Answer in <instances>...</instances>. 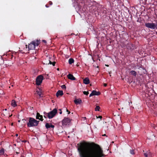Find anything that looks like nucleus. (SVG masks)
Here are the masks:
<instances>
[{
	"mask_svg": "<svg viewBox=\"0 0 157 157\" xmlns=\"http://www.w3.org/2000/svg\"><path fill=\"white\" fill-rule=\"evenodd\" d=\"M74 102L76 105L80 104L82 102V100L81 99H76L74 101Z\"/></svg>",
	"mask_w": 157,
	"mask_h": 157,
	"instance_id": "ddd939ff",
	"label": "nucleus"
},
{
	"mask_svg": "<svg viewBox=\"0 0 157 157\" xmlns=\"http://www.w3.org/2000/svg\"><path fill=\"white\" fill-rule=\"evenodd\" d=\"M125 80H127V82L130 83L131 82H132L133 79H125Z\"/></svg>",
	"mask_w": 157,
	"mask_h": 157,
	"instance_id": "393cba45",
	"label": "nucleus"
},
{
	"mask_svg": "<svg viewBox=\"0 0 157 157\" xmlns=\"http://www.w3.org/2000/svg\"><path fill=\"white\" fill-rule=\"evenodd\" d=\"M40 43V40H38L32 41L28 44V50L34 49L36 46H38Z\"/></svg>",
	"mask_w": 157,
	"mask_h": 157,
	"instance_id": "7ed1b4c3",
	"label": "nucleus"
},
{
	"mask_svg": "<svg viewBox=\"0 0 157 157\" xmlns=\"http://www.w3.org/2000/svg\"><path fill=\"white\" fill-rule=\"evenodd\" d=\"M145 25L147 27L152 29H155L157 26V24L155 23H145Z\"/></svg>",
	"mask_w": 157,
	"mask_h": 157,
	"instance_id": "423d86ee",
	"label": "nucleus"
},
{
	"mask_svg": "<svg viewBox=\"0 0 157 157\" xmlns=\"http://www.w3.org/2000/svg\"><path fill=\"white\" fill-rule=\"evenodd\" d=\"M5 150L3 148H2L0 150V156L4 155Z\"/></svg>",
	"mask_w": 157,
	"mask_h": 157,
	"instance_id": "dca6fc26",
	"label": "nucleus"
},
{
	"mask_svg": "<svg viewBox=\"0 0 157 157\" xmlns=\"http://www.w3.org/2000/svg\"><path fill=\"white\" fill-rule=\"evenodd\" d=\"M36 78H44V76L42 75H40L37 76Z\"/></svg>",
	"mask_w": 157,
	"mask_h": 157,
	"instance_id": "412c9836",
	"label": "nucleus"
},
{
	"mask_svg": "<svg viewBox=\"0 0 157 157\" xmlns=\"http://www.w3.org/2000/svg\"><path fill=\"white\" fill-rule=\"evenodd\" d=\"M12 116V114L11 115H10V117H11V116Z\"/></svg>",
	"mask_w": 157,
	"mask_h": 157,
	"instance_id": "a18cd8bd",
	"label": "nucleus"
},
{
	"mask_svg": "<svg viewBox=\"0 0 157 157\" xmlns=\"http://www.w3.org/2000/svg\"><path fill=\"white\" fill-rule=\"evenodd\" d=\"M44 117L46 118L47 117V116L46 115H45L44 114Z\"/></svg>",
	"mask_w": 157,
	"mask_h": 157,
	"instance_id": "ea45409f",
	"label": "nucleus"
},
{
	"mask_svg": "<svg viewBox=\"0 0 157 157\" xmlns=\"http://www.w3.org/2000/svg\"><path fill=\"white\" fill-rule=\"evenodd\" d=\"M39 121H37L33 117H29L27 125L28 127H35L37 126Z\"/></svg>",
	"mask_w": 157,
	"mask_h": 157,
	"instance_id": "f03ea898",
	"label": "nucleus"
},
{
	"mask_svg": "<svg viewBox=\"0 0 157 157\" xmlns=\"http://www.w3.org/2000/svg\"><path fill=\"white\" fill-rule=\"evenodd\" d=\"M93 92V95H99L101 93L100 92L98 91L97 92L95 90H93L92 91Z\"/></svg>",
	"mask_w": 157,
	"mask_h": 157,
	"instance_id": "4468645a",
	"label": "nucleus"
},
{
	"mask_svg": "<svg viewBox=\"0 0 157 157\" xmlns=\"http://www.w3.org/2000/svg\"><path fill=\"white\" fill-rule=\"evenodd\" d=\"M26 48H27V45H26Z\"/></svg>",
	"mask_w": 157,
	"mask_h": 157,
	"instance_id": "4d7b16f0",
	"label": "nucleus"
},
{
	"mask_svg": "<svg viewBox=\"0 0 157 157\" xmlns=\"http://www.w3.org/2000/svg\"><path fill=\"white\" fill-rule=\"evenodd\" d=\"M136 72L134 71H132L130 72V74L134 76H136Z\"/></svg>",
	"mask_w": 157,
	"mask_h": 157,
	"instance_id": "6ab92c4d",
	"label": "nucleus"
},
{
	"mask_svg": "<svg viewBox=\"0 0 157 157\" xmlns=\"http://www.w3.org/2000/svg\"><path fill=\"white\" fill-rule=\"evenodd\" d=\"M71 80H75L76 79H71Z\"/></svg>",
	"mask_w": 157,
	"mask_h": 157,
	"instance_id": "de8ad7c7",
	"label": "nucleus"
},
{
	"mask_svg": "<svg viewBox=\"0 0 157 157\" xmlns=\"http://www.w3.org/2000/svg\"><path fill=\"white\" fill-rule=\"evenodd\" d=\"M43 42L45 43H46V41L45 40H42Z\"/></svg>",
	"mask_w": 157,
	"mask_h": 157,
	"instance_id": "58836bf2",
	"label": "nucleus"
},
{
	"mask_svg": "<svg viewBox=\"0 0 157 157\" xmlns=\"http://www.w3.org/2000/svg\"><path fill=\"white\" fill-rule=\"evenodd\" d=\"M77 145L80 157H103L105 155L100 146L94 142L82 143Z\"/></svg>",
	"mask_w": 157,
	"mask_h": 157,
	"instance_id": "f257e3e1",
	"label": "nucleus"
},
{
	"mask_svg": "<svg viewBox=\"0 0 157 157\" xmlns=\"http://www.w3.org/2000/svg\"><path fill=\"white\" fill-rule=\"evenodd\" d=\"M100 107L99 106H97L95 108V111H99Z\"/></svg>",
	"mask_w": 157,
	"mask_h": 157,
	"instance_id": "4be33fe9",
	"label": "nucleus"
},
{
	"mask_svg": "<svg viewBox=\"0 0 157 157\" xmlns=\"http://www.w3.org/2000/svg\"><path fill=\"white\" fill-rule=\"evenodd\" d=\"M36 119H39L42 121H43L44 120L43 118V116L40 115L39 113H36Z\"/></svg>",
	"mask_w": 157,
	"mask_h": 157,
	"instance_id": "6e6552de",
	"label": "nucleus"
},
{
	"mask_svg": "<svg viewBox=\"0 0 157 157\" xmlns=\"http://www.w3.org/2000/svg\"><path fill=\"white\" fill-rule=\"evenodd\" d=\"M83 83L86 84H88L90 83L89 79H83Z\"/></svg>",
	"mask_w": 157,
	"mask_h": 157,
	"instance_id": "f3484780",
	"label": "nucleus"
},
{
	"mask_svg": "<svg viewBox=\"0 0 157 157\" xmlns=\"http://www.w3.org/2000/svg\"><path fill=\"white\" fill-rule=\"evenodd\" d=\"M43 79H36V84L38 86L40 85L42 82V80Z\"/></svg>",
	"mask_w": 157,
	"mask_h": 157,
	"instance_id": "9d476101",
	"label": "nucleus"
},
{
	"mask_svg": "<svg viewBox=\"0 0 157 157\" xmlns=\"http://www.w3.org/2000/svg\"><path fill=\"white\" fill-rule=\"evenodd\" d=\"M61 87L62 88V89H66V86H65V85H62L61 86Z\"/></svg>",
	"mask_w": 157,
	"mask_h": 157,
	"instance_id": "bb28decb",
	"label": "nucleus"
},
{
	"mask_svg": "<svg viewBox=\"0 0 157 157\" xmlns=\"http://www.w3.org/2000/svg\"><path fill=\"white\" fill-rule=\"evenodd\" d=\"M97 118H99L101 119L102 118V116H99L98 117H97Z\"/></svg>",
	"mask_w": 157,
	"mask_h": 157,
	"instance_id": "7c9ffc66",
	"label": "nucleus"
},
{
	"mask_svg": "<svg viewBox=\"0 0 157 157\" xmlns=\"http://www.w3.org/2000/svg\"><path fill=\"white\" fill-rule=\"evenodd\" d=\"M24 121H25V119H23L22 120V121H24Z\"/></svg>",
	"mask_w": 157,
	"mask_h": 157,
	"instance_id": "09e8293b",
	"label": "nucleus"
},
{
	"mask_svg": "<svg viewBox=\"0 0 157 157\" xmlns=\"http://www.w3.org/2000/svg\"><path fill=\"white\" fill-rule=\"evenodd\" d=\"M59 70V68H58V69H57V70Z\"/></svg>",
	"mask_w": 157,
	"mask_h": 157,
	"instance_id": "13d9d810",
	"label": "nucleus"
},
{
	"mask_svg": "<svg viewBox=\"0 0 157 157\" xmlns=\"http://www.w3.org/2000/svg\"><path fill=\"white\" fill-rule=\"evenodd\" d=\"M11 105L13 107H15L17 106V102L15 100H13L11 101Z\"/></svg>",
	"mask_w": 157,
	"mask_h": 157,
	"instance_id": "9b49d317",
	"label": "nucleus"
},
{
	"mask_svg": "<svg viewBox=\"0 0 157 157\" xmlns=\"http://www.w3.org/2000/svg\"><path fill=\"white\" fill-rule=\"evenodd\" d=\"M152 136H153L154 137H155V136H154V135H152Z\"/></svg>",
	"mask_w": 157,
	"mask_h": 157,
	"instance_id": "864d4df0",
	"label": "nucleus"
},
{
	"mask_svg": "<svg viewBox=\"0 0 157 157\" xmlns=\"http://www.w3.org/2000/svg\"><path fill=\"white\" fill-rule=\"evenodd\" d=\"M109 122H105V123H104V125L103 127L105 128H108L109 127Z\"/></svg>",
	"mask_w": 157,
	"mask_h": 157,
	"instance_id": "2eb2a0df",
	"label": "nucleus"
},
{
	"mask_svg": "<svg viewBox=\"0 0 157 157\" xmlns=\"http://www.w3.org/2000/svg\"><path fill=\"white\" fill-rule=\"evenodd\" d=\"M106 136V134H104L102 135V136Z\"/></svg>",
	"mask_w": 157,
	"mask_h": 157,
	"instance_id": "37998d69",
	"label": "nucleus"
},
{
	"mask_svg": "<svg viewBox=\"0 0 157 157\" xmlns=\"http://www.w3.org/2000/svg\"><path fill=\"white\" fill-rule=\"evenodd\" d=\"M71 121L72 120L70 119L69 118L65 117L62 121V125H66L67 124L69 125Z\"/></svg>",
	"mask_w": 157,
	"mask_h": 157,
	"instance_id": "0eeeda50",
	"label": "nucleus"
},
{
	"mask_svg": "<svg viewBox=\"0 0 157 157\" xmlns=\"http://www.w3.org/2000/svg\"><path fill=\"white\" fill-rule=\"evenodd\" d=\"M4 155L5 156H7V155L6 154H5V153H4Z\"/></svg>",
	"mask_w": 157,
	"mask_h": 157,
	"instance_id": "a19ab883",
	"label": "nucleus"
},
{
	"mask_svg": "<svg viewBox=\"0 0 157 157\" xmlns=\"http://www.w3.org/2000/svg\"><path fill=\"white\" fill-rule=\"evenodd\" d=\"M49 63L50 64H52V62L50 60H49Z\"/></svg>",
	"mask_w": 157,
	"mask_h": 157,
	"instance_id": "72a5a7b5",
	"label": "nucleus"
},
{
	"mask_svg": "<svg viewBox=\"0 0 157 157\" xmlns=\"http://www.w3.org/2000/svg\"><path fill=\"white\" fill-rule=\"evenodd\" d=\"M104 86L106 87L107 86V84L106 83H104Z\"/></svg>",
	"mask_w": 157,
	"mask_h": 157,
	"instance_id": "e433bc0d",
	"label": "nucleus"
},
{
	"mask_svg": "<svg viewBox=\"0 0 157 157\" xmlns=\"http://www.w3.org/2000/svg\"><path fill=\"white\" fill-rule=\"evenodd\" d=\"M13 123H11V125L12 126H13Z\"/></svg>",
	"mask_w": 157,
	"mask_h": 157,
	"instance_id": "c03bdc74",
	"label": "nucleus"
},
{
	"mask_svg": "<svg viewBox=\"0 0 157 157\" xmlns=\"http://www.w3.org/2000/svg\"><path fill=\"white\" fill-rule=\"evenodd\" d=\"M63 95V91L60 90H58L56 94V96L57 97H58L59 96H62Z\"/></svg>",
	"mask_w": 157,
	"mask_h": 157,
	"instance_id": "1a4fd4ad",
	"label": "nucleus"
},
{
	"mask_svg": "<svg viewBox=\"0 0 157 157\" xmlns=\"http://www.w3.org/2000/svg\"><path fill=\"white\" fill-rule=\"evenodd\" d=\"M44 77L46 78H49L50 77L49 76V75H44Z\"/></svg>",
	"mask_w": 157,
	"mask_h": 157,
	"instance_id": "c85d7f7f",
	"label": "nucleus"
},
{
	"mask_svg": "<svg viewBox=\"0 0 157 157\" xmlns=\"http://www.w3.org/2000/svg\"><path fill=\"white\" fill-rule=\"evenodd\" d=\"M21 157H24V156L21 155Z\"/></svg>",
	"mask_w": 157,
	"mask_h": 157,
	"instance_id": "49530a36",
	"label": "nucleus"
},
{
	"mask_svg": "<svg viewBox=\"0 0 157 157\" xmlns=\"http://www.w3.org/2000/svg\"><path fill=\"white\" fill-rule=\"evenodd\" d=\"M16 154H18L19 153V152H16Z\"/></svg>",
	"mask_w": 157,
	"mask_h": 157,
	"instance_id": "3c124183",
	"label": "nucleus"
},
{
	"mask_svg": "<svg viewBox=\"0 0 157 157\" xmlns=\"http://www.w3.org/2000/svg\"><path fill=\"white\" fill-rule=\"evenodd\" d=\"M48 3L50 5H52V3L51 1H49Z\"/></svg>",
	"mask_w": 157,
	"mask_h": 157,
	"instance_id": "473e14b6",
	"label": "nucleus"
},
{
	"mask_svg": "<svg viewBox=\"0 0 157 157\" xmlns=\"http://www.w3.org/2000/svg\"><path fill=\"white\" fill-rule=\"evenodd\" d=\"M83 93L84 94L87 95L89 94V93L88 91H84L83 92Z\"/></svg>",
	"mask_w": 157,
	"mask_h": 157,
	"instance_id": "a878e982",
	"label": "nucleus"
},
{
	"mask_svg": "<svg viewBox=\"0 0 157 157\" xmlns=\"http://www.w3.org/2000/svg\"><path fill=\"white\" fill-rule=\"evenodd\" d=\"M85 78L87 79V78H88L87 77H86V78Z\"/></svg>",
	"mask_w": 157,
	"mask_h": 157,
	"instance_id": "6e6d98bb",
	"label": "nucleus"
},
{
	"mask_svg": "<svg viewBox=\"0 0 157 157\" xmlns=\"http://www.w3.org/2000/svg\"><path fill=\"white\" fill-rule=\"evenodd\" d=\"M144 155L145 157H149V155L147 153H144Z\"/></svg>",
	"mask_w": 157,
	"mask_h": 157,
	"instance_id": "cd10ccee",
	"label": "nucleus"
},
{
	"mask_svg": "<svg viewBox=\"0 0 157 157\" xmlns=\"http://www.w3.org/2000/svg\"><path fill=\"white\" fill-rule=\"evenodd\" d=\"M20 122V120H18V122Z\"/></svg>",
	"mask_w": 157,
	"mask_h": 157,
	"instance_id": "8fccbe9b",
	"label": "nucleus"
},
{
	"mask_svg": "<svg viewBox=\"0 0 157 157\" xmlns=\"http://www.w3.org/2000/svg\"><path fill=\"white\" fill-rule=\"evenodd\" d=\"M57 113V109H56L55 108L48 113H46V112H44V114L47 116V117L49 119H51L55 116Z\"/></svg>",
	"mask_w": 157,
	"mask_h": 157,
	"instance_id": "20e7f679",
	"label": "nucleus"
},
{
	"mask_svg": "<svg viewBox=\"0 0 157 157\" xmlns=\"http://www.w3.org/2000/svg\"><path fill=\"white\" fill-rule=\"evenodd\" d=\"M45 6H46V7H47V8H48V7H49V6H48V5H47V4H46V5H45Z\"/></svg>",
	"mask_w": 157,
	"mask_h": 157,
	"instance_id": "4c0bfd02",
	"label": "nucleus"
},
{
	"mask_svg": "<svg viewBox=\"0 0 157 157\" xmlns=\"http://www.w3.org/2000/svg\"><path fill=\"white\" fill-rule=\"evenodd\" d=\"M94 95H93V91H92L91 93L90 94V95H89V97H91L93 96Z\"/></svg>",
	"mask_w": 157,
	"mask_h": 157,
	"instance_id": "c756f323",
	"label": "nucleus"
},
{
	"mask_svg": "<svg viewBox=\"0 0 157 157\" xmlns=\"http://www.w3.org/2000/svg\"><path fill=\"white\" fill-rule=\"evenodd\" d=\"M130 153L132 155H134L135 154L134 152V151L133 149H131L130 150Z\"/></svg>",
	"mask_w": 157,
	"mask_h": 157,
	"instance_id": "b1692460",
	"label": "nucleus"
},
{
	"mask_svg": "<svg viewBox=\"0 0 157 157\" xmlns=\"http://www.w3.org/2000/svg\"><path fill=\"white\" fill-rule=\"evenodd\" d=\"M125 46L126 47L127 49L131 51H132L136 48L135 45L132 44L130 42H128L126 44Z\"/></svg>",
	"mask_w": 157,
	"mask_h": 157,
	"instance_id": "39448f33",
	"label": "nucleus"
},
{
	"mask_svg": "<svg viewBox=\"0 0 157 157\" xmlns=\"http://www.w3.org/2000/svg\"><path fill=\"white\" fill-rule=\"evenodd\" d=\"M16 136H18V134H16Z\"/></svg>",
	"mask_w": 157,
	"mask_h": 157,
	"instance_id": "79ce46f5",
	"label": "nucleus"
},
{
	"mask_svg": "<svg viewBox=\"0 0 157 157\" xmlns=\"http://www.w3.org/2000/svg\"><path fill=\"white\" fill-rule=\"evenodd\" d=\"M67 112H68V114H70V112L69 110H68L67 109Z\"/></svg>",
	"mask_w": 157,
	"mask_h": 157,
	"instance_id": "c9c22d12",
	"label": "nucleus"
},
{
	"mask_svg": "<svg viewBox=\"0 0 157 157\" xmlns=\"http://www.w3.org/2000/svg\"><path fill=\"white\" fill-rule=\"evenodd\" d=\"M68 78H76L73 75L71 74H69L67 75Z\"/></svg>",
	"mask_w": 157,
	"mask_h": 157,
	"instance_id": "aec40b11",
	"label": "nucleus"
},
{
	"mask_svg": "<svg viewBox=\"0 0 157 157\" xmlns=\"http://www.w3.org/2000/svg\"><path fill=\"white\" fill-rule=\"evenodd\" d=\"M5 110H6V111L7 110V109H5Z\"/></svg>",
	"mask_w": 157,
	"mask_h": 157,
	"instance_id": "5fc2aeb1",
	"label": "nucleus"
},
{
	"mask_svg": "<svg viewBox=\"0 0 157 157\" xmlns=\"http://www.w3.org/2000/svg\"><path fill=\"white\" fill-rule=\"evenodd\" d=\"M45 127L47 129L50 128H54V125L52 124L50 125L48 123H47L45 124Z\"/></svg>",
	"mask_w": 157,
	"mask_h": 157,
	"instance_id": "f8f14e48",
	"label": "nucleus"
},
{
	"mask_svg": "<svg viewBox=\"0 0 157 157\" xmlns=\"http://www.w3.org/2000/svg\"><path fill=\"white\" fill-rule=\"evenodd\" d=\"M22 141L23 142H25L26 141Z\"/></svg>",
	"mask_w": 157,
	"mask_h": 157,
	"instance_id": "603ef678",
	"label": "nucleus"
},
{
	"mask_svg": "<svg viewBox=\"0 0 157 157\" xmlns=\"http://www.w3.org/2000/svg\"><path fill=\"white\" fill-rule=\"evenodd\" d=\"M36 92H37V94H38V95L40 97H41V92L40 91H39L38 90H37L36 91Z\"/></svg>",
	"mask_w": 157,
	"mask_h": 157,
	"instance_id": "5701e85b",
	"label": "nucleus"
},
{
	"mask_svg": "<svg viewBox=\"0 0 157 157\" xmlns=\"http://www.w3.org/2000/svg\"><path fill=\"white\" fill-rule=\"evenodd\" d=\"M56 63L55 62H53L52 63V64L53 65V66H55Z\"/></svg>",
	"mask_w": 157,
	"mask_h": 157,
	"instance_id": "2f4dec72",
	"label": "nucleus"
},
{
	"mask_svg": "<svg viewBox=\"0 0 157 157\" xmlns=\"http://www.w3.org/2000/svg\"><path fill=\"white\" fill-rule=\"evenodd\" d=\"M59 110L60 111V112H59V113L60 114H61L62 113V111H61V109H59Z\"/></svg>",
	"mask_w": 157,
	"mask_h": 157,
	"instance_id": "f704fd0d",
	"label": "nucleus"
},
{
	"mask_svg": "<svg viewBox=\"0 0 157 157\" xmlns=\"http://www.w3.org/2000/svg\"><path fill=\"white\" fill-rule=\"evenodd\" d=\"M74 62V60L73 59L71 58L68 60V63L70 64H72Z\"/></svg>",
	"mask_w": 157,
	"mask_h": 157,
	"instance_id": "a211bd4d",
	"label": "nucleus"
}]
</instances>
